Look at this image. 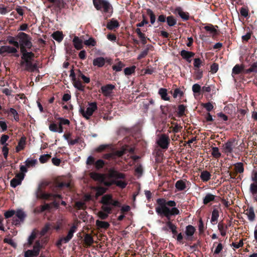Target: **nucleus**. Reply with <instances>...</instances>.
I'll use <instances>...</instances> for the list:
<instances>
[{
  "label": "nucleus",
  "instance_id": "1",
  "mask_svg": "<svg viewBox=\"0 0 257 257\" xmlns=\"http://www.w3.org/2000/svg\"><path fill=\"white\" fill-rule=\"evenodd\" d=\"M157 203L156 213L161 217L166 218V225L171 230L174 237L178 234L177 227L173 223L171 218L180 214L179 209L176 207L177 203L174 200L167 201L165 198H158Z\"/></svg>",
  "mask_w": 257,
  "mask_h": 257
},
{
  "label": "nucleus",
  "instance_id": "2",
  "mask_svg": "<svg viewBox=\"0 0 257 257\" xmlns=\"http://www.w3.org/2000/svg\"><path fill=\"white\" fill-rule=\"evenodd\" d=\"M100 203L102 204L101 209L103 211H99L98 216L100 219L103 220L106 219L108 217V214L111 213L113 207H121L120 202L113 199L111 194H105L103 195L101 198Z\"/></svg>",
  "mask_w": 257,
  "mask_h": 257
},
{
  "label": "nucleus",
  "instance_id": "3",
  "mask_svg": "<svg viewBox=\"0 0 257 257\" xmlns=\"http://www.w3.org/2000/svg\"><path fill=\"white\" fill-rule=\"evenodd\" d=\"M31 37L24 32L19 33L16 37L9 36L7 40L9 44L17 48L19 47L21 52H23L26 48L30 49L32 47Z\"/></svg>",
  "mask_w": 257,
  "mask_h": 257
},
{
  "label": "nucleus",
  "instance_id": "4",
  "mask_svg": "<svg viewBox=\"0 0 257 257\" xmlns=\"http://www.w3.org/2000/svg\"><path fill=\"white\" fill-rule=\"evenodd\" d=\"M59 190L57 185L55 184L51 187V190L53 193H46L43 191L41 186H39L37 191V196L41 199L47 200L56 198L62 199V195L58 194Z\"/></svg>",
  "mask_w": 257,
  "mask_h": 257
},
{
  "label": "nucleus",
  "instance_id": "5",
  "mask_svg": "<svg viewBox=\"0 0 257 257\" xmlns=\"http://www.w3.org/2000/svg\"><path fill=\"white\" fill-rule=\"evenodd\" d=\"M94 6L97 10L101 11L105 19L110 17L113 12L111 5L106 0H93Z\"/></svg>",
  "mask_w": 257,
  "mask_h": 257
},
{
  "label": "nucleus",
  "instance_id": "6",
  "mask_svg": "<svg viewBox=\"0 0 257 257\" xmlns=\"http://www.w3.org/2000/svg\"><path fill=\"white\" fill-rule=\"evenodd\" d=\"M107 176L109 178L113 179L114 185L123 189L126 185L127 183L122 180H117L118 179H124L125 178V175L120 173L114 168H110L108 171Z\"/></svg>",
  "mask_w": 257,
  "mask_h": 257
},
{
  "label": "nucleus",
  "instance_id": "7",
  "mask_svg": "<svg viewBox=\"0 0 257 257\" xmlns=\"http://www.w3.org/2000/svg\"><path fill=\"white\" fill-rule=\"evenodd\" d=\"M77 226L75 225H72L69 230L66 236L60 237L56 242V245L60 247L62 243H67L70 241L73 236L74 233L76 232Z\"/></svg>",
  "mask_w": 257,
  "mask_h": 257
},
{
  "label": "nucleus",
  "instance_id": "8",
  "mask_svg": "<svg viewBox=\"0 0 257 257\" xmlns=\"http://www.w3.org/2000/svg\"><path fill=\"white\" fill-rule=\"evenodd\" d=\"M235 139H230L222 145V152L227 155H229L233 153V149L235 148Z\"/></svg>",
  "mask_w": 257,
  "mask_h": 257
},
{
  "label": "nucleus",
  "instance_id": "9",
  "mask_svg": "<svg viewBox=\"0 0 257 257\" xmlns=\"http://www.w3.org/2000/svg\"><path fill=\"white\" fill-rule=\"evenodd\" d=\"M157 143L162 149H167L170 144L169 137L166 134H163L160 137Z\"/></svg>",
  "mask_w": 257,
  "mask_h": 257
},
{
  "label": "nucleus",
  "instance_id": "10",
  "mask_svg": "<svg viewBox=\"0 0 257 257\" xmlns=\"http://www.w3.org/2000/svg\"><path fill=\"white\" fill-rule=\"evenodd\" d=\"M97 109V106L96 102H91L89 104L88 107L85 111L84 118L86 119H89L90 117L93 114V112Z\"/></svg>",
  "mask_w": 257,
  "mask_h": 257
},
{
  "label": "nucleus",
  "instance_id": "11",
  "mask_svg": "<svg viewBox=\"0 0 257 257\" xmlns=\"http://www.w3.org/2000/svg\"><path fill=\"white\" fill-rule=\"evenodd\" d=\"M195 231L196 229L193 225H187L186 227V230L185 231V233L187 236L186 239L189 240H192V236L194 235Z\"/></svg>",
  "mask_w": 257,
  "mask_h": 257
},
{
  "label": "nucleus",
  "instance_id": "12",
  "mask_svg": "<svg viewBox=\"0 0 257 257\" xmlns=\"http://www.w3.org/2000/svg\"><path fill=\"white\" fill-rule=\"evenodd\" d=\"M114 88V86L113 85L107 84L101 87V92L104 95L109 96L112 93V90Z\"/></svg>",
  "mask_w": 257,
  "mask_h": 257
},
{
  "label": "nucleus",
  "instance_id": "13",
  "mask_svg": "<svg viewBox=\"0 0 257 257\" xmlns=\"http://www.w3.org/2000/svg\"><path fill=\"white\" fill-rule=\"evenodd\" d=\"M17 51V49L15 47H12L7 45L0 47V54H3L4 53H15Z\"/></svg>",
  "mask_w": 257,
  "mask_h": 257
},
{
  "label": "nucleus",
  "instance_id": "14",
  "mask_svg": "<svg viewBox=\"0 0 257 257\" xmlns=\"http://www.w3.org/2000/svg\"><path fill=\"white\" fill-rule=\"evenodd\" d=\"M180 55L183 59L189 63H191V58L195 55V54L193 52L183 50L181 51Z\"/></svg>",
  "mask_w": 257,
  "mask_h": 257
},
{
  "label": "nucleus",
  "instance_id": "15",
  "mask_svg": "<svg viewBox=\"0 0 257 257\" xmlns=\"http://www.w3.org/2000/svg\"><path fill=\"white\" fill-rule=\"evenodd\" d=\"M185 180H179L175 183V187L178 191H181L185 190L187 188Z\"/></svg>",
  "mask_w": 257,
  "mask_h": 257
},
{
  "label": "nucleus",
  "instance_id": "16",
  "mask_svg": "<svg viewBox=\"0 0 257 257\" xmlns=\"http://www.w3.org/2000/svg\"><path fill=\"white\" fill-rule=\"evenodd\" d=\"M73 43L75 48L77 50H80L83 48V40L77 36L74 37Z\"/></svg>",
  "mask_w": 257,
  "mask_h": 257
},
{
  "label": "nucleus",
  "instance_id": "17",
  "mask_svg": "<svg viewBox=\"0 0 257 257\" xmlns=\"http://www.w3.org/2000/svg\"><path fill=\"white\" fill-rule=\"evenodd\" d=\"M244 67L242 64H236L233 68L232 70V75L233 76L241 73L242 72H244Z\"/></svg>",
  "mask_w": 257,
  "mask_h": 257
},
{
  "label": "nucleus",
  "instance_id": "18",
  "mask_svg": "<svg viewBox=\"0 0 257 257\" xmlns=\"http://www.w3.org/2000/svg\"><path fill=\"white\" fill-rule=\"evenodd\" d=\"M106 62L105 58L102 57H97L93 60V65L98 67H102Z\"/></svg>",
  "mask_w": 257,
  "mask_h": 257
},
{
  "label": "nucleus",
  "instance_id": "19",
  "mask_svg": "<svg viewBox=\"0 0 257 257\" xmlns=\"http://www.w3.org/2000/svg\"><path fill=\"white\" fill-rule=\"evenodd\" d=\"M22 64L25 65V68L28 70L34 71L37 69V66L33 64L31 61H23Z\"/></svg>",
  "mask_w": 257,
  "mask_h": 257
},
{
  "label": "nucleus",
  "instance_id": "20",
  "mask_svg": "<svg viewBox=\"0 0 257 257\" xmlns=\"http://www.w3.org/2000/svg\"><path fill=\"white\" fill-rule=\"evenodd\" d=\"M26 138L25 137H22L20 139L18 146L16 148V152H19L21 150H23L26 145Z\"/></svg>",
  "mask_w": 257,
  "mask_h": 257
},
{
  "label": "nucleus",
  "instance_id": "21",
  "mask_svg": "<svg viewBox=\"0 0 257 257\" xmlns=\"http://www.w3.org/2000/svg\"><path fill=\"white\" fill-rule=\"evenodd\" d=\"M37 237V234L36 233L33 231L32 232L30 235L29 236L28 238V242L27 243L25 244V246L27 247H30L31 246V245L33 244L34 240Z\"/></svg>",
  "mask_w": 257,
  "mask_h": 257
},
{
  "label": "nucleus",
  "instance_id": "22",
  "mask_svg": "<svg viewBox=\"0 0 257 257\" xmlns=\"http://www.w3.org/2000/svg\"><path fill=\"white\" fill-rule=\"evenodd\" d=\"M211 176V174L207 170L202 171L200 175V177L203 182L208 181L210 179Z\"/></svg>",
  "mask_w": 257,
  "mask_h": 257
},
{
  "label": "nucleus",
  "instance_id": "23",
  "mask_svg": "<svg viewBox=\"0 0 257 257\" xmlns=\"http://www.w3.org/2000/svg\"><path fill=\"white\" fill-rule=\"evenodd\" d=\"M21 53L23 54L22 59L23 61H31L34 57V53L32 52H27L26 49L23 52H21Z\"/></svg>",
  "mask_w": 257,
  "mask_h": 257
},
{
  "label": "nucleus",
  "instance_id": "24",
  "mask_svg": "<svg viewBox=\"0 0 257 257\" xmlns=\"http://www.w3.org/2000/svg\"><path fill=\"white\" fill-rule=\"evenodd\" d=\"M219 216V214L218 209H214L212 212L211 218L210 220V222L212 224H215L217 223Z\"/></svg>",
  "mask_w": 257,
  "mask_h": 257
},
{
  "label": "nucleus",
  "instance_id": "25",
  "mask_svg": "<svg viewBox=\"0 0 257 257\" xmlns=\"http://www.w3.org/2000/svg\"><path fill=\"white\" fill-rule=\"evenodd\" d=\"M216 196L211 193H207L203 200V203L204 205H207L209 203L214 201Z\"/></svg>",
  "mask_w": 257,
  "mask_h": 257
},
{
  "label": "nucleus",
  "instance_id": "26",
  "mask_svg": "<svg viewBox=\"0 0 257 257\" xmlns=\"http://www.w3.org/2000/svg\"><path fill=\"white\" fill-rule=\"evenodd\" d=\"M96 225L98 229L103 228L107 229L109 228L110 224L108 222L97 220L96 221Z\"/></svg>",
  "mask_w": 257,
  "mask_h": 257
},
{
  "label": "nucleus",
  "instance_id": "27",
  "mask_svg": "<svg viewBox=\"0 0 257 257\" xmlns=\"http://www.w3.org/2000/svg\"><path fill=\"white\" fill-rule=\"evenodd\" d=\"M246 214L247 215L248 220L250 221L254 220L255 215L252 207H250L246 210Z\"/></svg>",
  "mask_w": 257,
  "mask_h": 257
},
{
  "label": "nucleus",
  "instance_id": "28",
  "mask_svg": "<svg viewBox=\"0 0 257 257\" xmlns=\"http://www.w3.org/2000/svg\"><path fill=\"white\" fill-rule=\"evenodd\" d=\"M118 27L119 24L118 22L113 19H111L110 21L106 25L107 28L109 30H113Z\"/></svg>",
  "mask_w": 257,
  "mask_h": 257
},
{
  "label": "nucleus",
  "instance_id": "29",
  "mask_svg": "<svg viewBox=\"0 0 257 257\" xmlns=\"http://www.w3.org/2000/svg\"><path fill=\"white\" fill-rule=\"evenodd\" d=\"M52 208L51 204L45 203L43 205H41L39 208H37L36 210L38 213H42L46 210H50Z\"/></svg>",
  "mask_w": 257,
  "mask_h": 257
},
{
  "label": "nucleus",
  "instance_id": "30",
  "mask_svg": "<svg viewBox=\"0 0 257 257\" xmlns=\"http://www.w3.org/2000/svg\"><path fill=\"white\" fill-rule=\"evenodd\" d=\"M158 93L161 95L162 99L164 100H169V97L168 96L167 90L166 88H161L159 89Z\"/></svg>",
  "mask_w": 257,
  "mask_h": 257
},
{
  "label": "nucleus",
  "instance_id": "31",
  "mask_svg": "<svg viewBox=\"0 0 257 257\" xmlns=\"http://www.w3.org/2000/svg\"><path fill=\"white\" fill-rule=\"evenodd\" d=\"M90 176L93 180L96 181H103L104 179L103 175L95 172L91 173Z\"/></svg>",
  "mask_w": 257,
  "mask_h": 257
},
{
  "label": "nucleus",
  "instance_id": "32",
  "mask_svg": "<svg viewBox=\"0 0 257 257\" xmlns=\"http://www.w3.org/2000/svg\"><path fill=\"white\" fill-rule=\"evenodd\" d=\"M84 242L85 244L88 246H91L94 242L92 236L90 234H86L84 236Z\"/></svg>",
  "mask_w": 257,
  "mask_h": 257
},
{
  "label": "nucleus",
  "instance_id": "33",
  "mask_svg": "<svg viewBox=\"0 0 257 257\" xmlns=\"http://www.w3.org/2000/svg\"><path fill=\"white\" fill-rule=\"evenodd\" d=\"M52 36L54 40L59 42H61L63 39V35L62 33L60 31H56L54 32L52 35Z\"/></svg>",
  "mask_w": 257,
  "mask_h": 257
},
{
  "label": "nucleus",
  "instance_id": "34",
  "mask_svg": "<svg viewBox=\"0 0 257 257\" xmlns=\"http://www.w3.org/2000/svg\"><path fill=\"white\" fill-rule=\"evenodd\" d=\"M106 162H105L103 160L98 159V160L95 161L94 166L96 170H99L101 169H102L104 167V166L106 165Z\"/></svg>",
  "mask_w": 257,
  "mask_h": 257
},
{
  "label": "nucleus",
  "instance_id": "35",
  "mask_svg": "<svg viewBox=\"0 0 257 257\" xmlns=\"http://www.w3.org/2000/svg\"><path fill=\"white\" fill-rule=\"evenodd\" d=\"M82 82H83L84 83H88L90 81H73V84L75 88H76L78 90L82 91H83L84 87L82 83Z\"/></svg>",
  "mask_w": 257,
  "mask_h": 257
},
{
  "label": "nucleus",
  "instance_id": "36",
  "mask_svg": "<svg viewBox=\"0 0 257 257\" xmlns=\"http://www.w3.org/2000/svg\"><path fill=\"white\" fill-rule=\"evenodd\" d=\"M41 248L42 245L40 242V241L37 240L33 246V249L32 250L34 251V253L38 255L40 253V249Z\"/></svg>",
  "mask_w": 257,
  "mask_h": 257
},
{
  "label": "nucleus",
  "instance_id": "37",
  "mask_svg": "<svg viewBox=\"0 0 257 257\" xmlns=\"http://www.w3.org/2000/svg\"><path fill=\"white\" fill-rule=\"evenodd\" d=\"M15 216L19 218L20 220V221H21L22 222H23L24 221L26 215L22 210H18L15 213Z\"/></svg>",
  "mask_w": 257,
  "mask_h": 257
},
{
  "label": "nucleus",
  "instance_id": "38",
  "mask_svg": "<svg viewBox=\"0 0 257 257\" xmlns=\"http://www.w3.org/2000/svg\"><path fill=\"white\" fill-rule=\"evenodd\" d=\"M234 169L237 173H242L244 171L243 164L242 163H237L234 165Z\"/></svg>",
  "mask_w": 257,
  "mask_h": 257
},
{
  "label": "nucleus",
  "instance_id": "39",
  "mask_svg": "<svg viewBox=\"0 0 257 257\" xmlns=\"http://www.w3.org/2000/svg\"><path fill=\"white\" fill-rule=\"evenodd\" d=\"M250 72L257 73V62L253 63L249 68L244 70L245 73H249Z\"/></svg>",
  "mask_w": 257,
  "mask_h": 257
},
{
  "label": "nucleus",
  "instance_id": "40",
  "mask_svg": "<svg viewBox=\"0 0 257 257\" xmlns=\"http://www.w3.org/2000/svg\"><path fill=\"white\" fill-rule=\"evenodd\" d=\"M212 153L211 154L213 157L216 159L219 158L221 154L219 151V149L217 147H212Z\"/></svg>",
  "mask_w": 257,
  "mask_h": 257
},
{
  "label": "nucleus",
  "instance_id": "41",
  "mask_svg": "<svg viewBox=\"0 0 257 257\" xmlns=\"http://www.w3.org/2000/svg\"><path fill=\"white\" fill-rule=\"evenodd\" d=\"M25 163L27 167L30 168L31 167H34L37 163V160L36 159H28L26 161Z\"/></svg>",
  "mask_w": 257,
  "mask_h": 257
},
{
  "label": "nucleus",
  "instance_id": "42",
  "mask_svg": "<svg viewBox=\"0 0 257 257\" xmlns=\"http://www.w3.org/2000/svg\"><path fill=\"white\" fill-rule=\"evenodd\" d=\"M9 112L13 115L14 119L16 121L18 122L20 120L19 114L15 109L10 108L9 110Z\"/></svg>",
  "mask_w": 257,
  "mask_h": 257
},
{
  "label": "nucleus",
  "instance_id": "43",
  "mask_svg": "<svg viewBox=\"0 0 257 257\" xmlns=\"http://www.w3.org/2000/svg\"><path fill=\"white\" fill-rule=\"evenodd\" d=\"M124 66V65L122 62L119 61L112 66V69L115 71H120Z\"/></svg>",
  "mask_w": 257,
  "mask_h": 257
},
{
  "label": "nucleus",
  "instance_id": "44",
  "mask_svg": "<svg viewBox=\"0 0 257 257\" xmlns=\"http://www.w3.org/2000/svg\"><path fill=\"white\" fill-rule=\"evenodd\" d=\"M186 110V106L183 104H180L178 106V114L181 117L185 115V111Z\"/></svg>",
  "mask_w": 257,
  "mask_h": 257
},
{
  "label": "nucleus",
  "instance_id": "45",
  "mask_svg": "<svg viewBox=\"0 0 257 257\" xmlns=\"http://www.w3.org/2000/svg\"><path fill=\"white\" fill-rule=\"evenodd\" d=\"M167 23L169 26L172 27L175 25L177 22L173 16H169L167 18Z\"/></svg>",
  "mask_w": 257,
  "mask_h": 257
},
{
  "label": "nucleus",
  "instance_id": "46",
  "mask_svg": "<svg viewBox=\"0 0 257 257\" xmlns=\"http://www.w3.org/2000/svg\"><path fill=\"white\" fill-rule=\"evenodd\" d=\"M51 157V156L49 154H44L40 156L39 160L41 163L43 164L47 162Z\"/></svg>",
  "mask_w": 257,
  "mask_h": 257
},
{
  "label": "nucleus",
  "instance_id": "47",
  "mask_svg": "<svg viewBox=\"0 0 257 257\" xmlns=\"http://www.w3.org/2000/svg\"><path fill=\"white\" fill-rule=\"evenodd\" d=\"M147 12L148 15L150 17V22L152 24H154L156 21V16L154 15L153 11L150 9H148L147 10Z\"/></svg>",
  "mask_w": 257,
  "mask_h": 257
},
{
  "label": "nucleus",
  "instance_id": "48",
  "mask_svg": "<svg viewBox=\"0 0 257 257\" xmlns=\"http://www.w3.org/2000/svg\"><path fill=\"white\" fill-rule=\"evenodd\" d=\"M135 66H132L130 67H127L124 69V73L125 75H130L135 72Z\"/></svg>",
  "mask_w": 257,
  "mask_h": 257
},
{
  "label": "nucleus",
  "instance_id": "49",
  "mask_svg": "<svg viewBox=\"0 0 257 257\" xmlns=\"http://www.w3.org/2000/svg\"><path fill=\"white\" fill-rule=\"evenodd\" d=\"M192 91L195 94L197 93L200 94L202 91V88L198 84H195L192 86Z\"/></svg>",
  "mask_w": 257,
  "mask_h": 257
},
{
  "label": "nucleus",
  "instance_id": "50",
  "mask_svg": "<svg viewBox=\"0 0 257 257\" xmlns=\"http://www.w3.org/2000/svg\"><path fill=\"white\" fill-rule=\"evenodd\" d=\"M22 181L18 179V178H14L11 181V186L13 188L16 187L17 186L20 185L21 184Z\"/></svg>",
  "mask_w": 257,
  "mask_h": 257
},
{
  "label": "nucleus",
  "instance_id": "51",
  "mask_svg": "<svg viewBox=\"0 0 257 257\" xmlns=\"http://www.w3.org/2000/svg\"><path fill=\"white\" fill-rule=\"evenodd\" d=\"M84 43L88 46H94L96 45V42L93 38H90L88 40L85 41Z\"/></svg>",
  "mask_w": 257,
  "mask_h": 257
},
{
  "label": "nucleus",
  "instance_id": "52",
  "mask_svg": "<svg viewBox=\"0 0 257 257\" xmlns=\"http://www.w3.org/2000/svg\"><path fill=\"white\" fill-rule=\"evenodd\" d=\"M38 255L34 253L32 249H28L24 252V257H36Z\"/></svg>",
  "mask_w": 257,
  "mask_h": 257
},
{
  "label": "nucleus",
  "instance_id": "53",
  "mask_svg": "<svg viewBox=\"0 0 257 257\" xmlns=\"http://www.w3.org/2000/svg\"><path fill=\"white\" fill-rule=\"evenodd\" d=\"M204 29L206 31H207V32H209L211 34H215L216 33V29L212 25L205 26Z\"/></svg>",
  "mask_w": 257,
  "mask_h": 257
},
{
  "label": "nucleus",
  "instance_id": "54",
  "mask_svg": "<svg viewBox=\"0 0 257 257\" xmlns=\"http://www.w3.org/2000/svg\"><path fill=\"white\" fill-rule=\"evenodd\" d=\"M126 153V150L122 149L120 150H117L115 151L113 154H114V158H115V156H117L118 157H122L124 154Z\"/></svg>",
  "mask_w": 257,
  "mask_h": 257
},
{
  "label": "nucleus",
  "instance_id": "55",
  "mask_svg": "<svg viewBox=\"0 0 257 257\" xmlns=\"http://www.w3.org/2000/svg\"><path fill=\"white\" fill-rule=\"evenodd\" d=\"M59 189H61L64 187L68 188H70V184L66 182H58L56 184Z\"/></svg>",
  "mask_w": 257,
  "mask_h": 257
},
{
  "label": "nucleus",
  "instance_id": "56",
  "mask_svg": "<svg viewBox=\"0 0 257 257\" xmlns=\"http://www.w3.org/2000/svg\"><path fill=\"white\" fill-rule=\"evenodd\" d=\"M198 229L200 233H202L205 230L204 225L202 218H200L199 220Z\"/></svg>",
  "mask_w": 257,
  "mask_h": 257
},
{
  "label": "nucleus",
  "instance_id": "57",
  "mask_svg": "<svg viewBox=\"0 0 257 257\" xmlns=\"http://www.w3.org/2000/svg\"><path fill=\"white\" fill-rule=\"evenodd\" d=\"M59 122V124L60 125H69L70 123V121L68 119L64 118L63 117H59L58 118Z\"/></svg>",
  "mask_w": 257,
  "mask_h": 257
},
{
  "label": "nucleus",
  "instance_id": "58",
  "mask_svg": "<svg viewBox=\"0 0 257 257\" xmlns=\"http://www.w3.org/2000/svg\"><path fill=\"white\" fill-rule=\"evenodd\" d=\"M250 191L252 195L257 194V183H251L250 185Z\"/></svg>",
  "mask_w": 257,
  "mask_h": 257
},
{
  "label": "nucleus",
  "instance_id": "59",
  "mask_svg": "<svg viewBox=\"0 0 257 257\" xmlns=\"http://www.w3.org/2000/svg\"><path fill=\"white\" fill-rule=\"evenodd\" d=\"M75 207L77 209H85L86 205L84 202L82 201H77L75 203Z\"/></svg>",
  "mask_w": 257,
  "mask_h": 257
},
{
  "label": "nucleus",
  "instance_id": "60",
  "mask_svg": "<svg viewBox=\"0 0 257 257\" xmlns=\"http://www.w3.org/2000/svg\"><path fill=\"white\" fill-rule=\"evenodd\" d=\"M15 211L14 210H10L6 211L5 214L4 216L6 218H9L10 217H12L14 216V215L15 214Z\"/></svg>",
  "mask_w": 257,
  "mask_h": 257
},
{
  "label": "nucleus",
  "instance_id": "61",
  "mask_svg": "<svg viewBox=\"0 0 257 257\" xmlns=\"http://www.w3.org/2000/svg\"><path fill=\"white\" fill-rule=\"evenodd\" d=\"M178 14L180 16V17L184 20H187L189 18V16L188 14L183 12L180 9L178 10Z\"/></svg>",
  "mask_w": 257,
  "mask_h": 257
},
{
  "label": "nucleus",
  "instance_id": "62",
  "mask_svg": "<svg viewBox=\"0 0 257 257\" xmlns=\"http://www.w3.org/2000/svg\"><path fill=\"white\" fill-rule=\"evenodd\" d=\"M9 139V137L8 135H3L0 138L1 144L2 145H4V146L5 145H6V144H7L6 142Z\"/></svg>",
  "mask_w": 257,
  "mask_h": 257
},
{
  "label": "nucleus",
  "instance_id": "63",
  "mask_svg": "<svg viewBox=\"0 0 257 257\" xmlns=\"http://www.w3.org/2000/svg\"><path fill=\"white\" fill-rule=\"evenodd\" d=\"M106 191V189L103 187H98L96 190V195L99 196L103 195Z\"/></svg>",
  "mask_w": 257,
  "mask_h": 257
},
{
  "label": "nucleus",
  "instance_id": "64",
  "mask_svg": "<svg viewBox=\"0 0 257 257\" xmlns=\"http://www.w3.org/2000/svg\"><path fill=\"white\" fill-rule=\"evenodd\" d=\"M109 147L108 145H101L95 149V151L98 153H100Z\"/></svg>",
  "mask_w": 257,
  "mask_h": 257
}]
</instances>
